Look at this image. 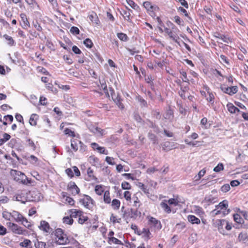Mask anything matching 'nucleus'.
<instances>
[{
  "instance_id": "473e14b6",
  "label": "nucleus",
  "mask_w": 248,
  "mask_h": 248,
  "mask_svg": "<svg viewBox=\"0 0 248 248\" xmlns=\"http://www.w3.org/2000/svg\"><path fill=\"white\" fill-rule=\"evenodd\" d=\"M34 247L35 248H46V244L45 242L36 240L34 243Z\"/></svg>"
},
{
  "instance_id": "a18cd8bd",
  "label": "nucleus",
  "mask_w": 248,
  "mask_h": 248,
  "mask_svg": "<svg viewBox=\"0 0 248 248\" xmlns=\"http://www.w3.org/2000/svg\"><path fill=\"white\" fill-rule=\"evenodd\" d=\"M117 37L123 41H126L127 40V36L125 33L121 32V33H118Z\"/></svg>"
},
{
  "instance_id": "412c9836",
  "label": "nucleus",
  "mask_w": 248,
  "mask_h": 248,
  "mask_svg": "<svg viewBox=\"0 0 248 248\" xmlns=\"http://www.w3.org/2000/svg\"><path fill=\"white\" fill-rule=\"evenodd\" d=\"M79 140L77 139H73L71 140V146L74 152H76L78 150V144H79Z\"/></svg>"
},
{
  "instance_id": "20e7f679",
  "label": "nucleus",
  "mask_w": 248,
  "mask_h": 248,
  "mask_svg": "<svg viewBox=\"0 0 248 248\" xmlns=\"http://www.w3.org/2000/svg\"><path fill=\"white\" fill-rule=\"evenodd\" d=\"M79 202L87 209H92L93 206V201L88 195H85L83 199L79 200Z\"/></svg>"
},
{
  "instance_id": "a19ab883",
  "label": "nucleus",
  "mask_w": 248,
  "mask_h": 248,
  "mask_svg": "<svg viewBox=\"0 0 248 248\" xmlns=\"http://www.w3.org/2000/svg\"><path fill=\"white\" fill-rule=\"evenodd\" d=\"M2 217L7 220H11L12 219V212L10 213L6 211H3Z\"/></svg>"
},
{
  "instance_id": "ea45409f",
  "label": "nucleus",
  "mask_w": 248,
  "mask_h": 248,
  "mask_svg": "<svg viewBox=\"0 0 248 248\" xmlns=\"http://www.w3.org/2000/svg\"><path fill=\"white\" fill-rule=\"evenodd\" d=\"M22 224L26 228L30 229L32 226L31 223L29 222L26 218L23 217V219L21 220Z\"/></svg>"
},
{
  "instance_id": "ddd939ff",
  "label": "nucleus",
  "mask_w": 248,
  "mask_h": 248,
  "mask_svg": "<svg viewBox=\"0 0 248 248\" xmlns=\"http://www.w3.org/2000/svg\"><path fill=\"white\" fill-rule=\"evenodd\" d=\"M208 205L214 204L217 202V198L212 195H207L205 197L204 201Z\"/></svg>"
},
{
  "instance_id": "8fccbe9b",
  "label": "nucleus",
  "mask_w": 248,
  "mask_h": 248,
  "mask_svg": "<svg viewBox=\"0 0 248 248\" xmlns=\"http://www.w3.org/2000/svg\"><path fill=\"white\" fill-rule=\"evenodd\" d=\"M31 244V241L29 239H25L20 243V246L23 247L28 248V246Z\"/></svg>"
},
{
  "instance_id": "9d476101",
  "label": "nucleus",
  "mask_w": 248,
  "mask_h": 248,
  "mask_svg": "<svg viewBox=\"0 0 248 248\" xmlns=\"http://www.w3.org/2000/svg\"><path fill=\"white\" fill-rule=\"evenodd\" d=\"M67 189L71 192L73 195H76L78 194L80 191L79 188L76 185L75 183L72 181L69 182L68 184Z\"/></svg>"
},
{
  "instance_id": "423d86ee",
  "label": "nucleus",
  "mask_w": 248,
  "mask_h": 248,
  "mask_svg": "<svg viewBox=\"0 0 248 248\" xmlns=\"http://www.w3.org/2000/svg\"><path fill=\"white\" fill-rule=\"evenodd\" d=\"M148 224L150 227H153L157 230H160L162 228L161 222L159 220L152 217H148Z\"/></svg>"
},
{
  "instance_id": "37998d69",
  "label": "nucleus",
  "mask_w": 248,
  "mask_h": 248,
  "mask_svg": "<svg viewBox=\"0 0 248 248\" xmlns=\"http://www.w3.org/2000/svg\"><path fill=\"white\" fill-rule=\"evenodd\" d=\"M124 196L126 201L130 202H132L131 194L129 191H125L124 193Z\"/></svg>"
},
{
  "instance_id": "58836bf2",
  "label": "nucleus",
  "mask_w": 248,
  "mask_h": 248,
  "mask_svg": "<svg viewBox=\"0 0 248 248\" xmlns=\"http://www.w3.org/2000/svg\"><path fill=\"white\" fill-rule=\"evenodd\" d=\"M233 219L234 221L239 224H241L243 221L242 218L241 217L240 215L238 214H234L233 216Z\"/></svg>"
},
{
  "instance_id": "13d9d810",
  "label": "nucleus",
  "mask_w": 248,
  "mask_h": 248,
  "mask_svg": "<svg viewBox=\"0 0 248 248\" xmlns=\"http://www.w3.org/2000/svg\"><path fill=\"white\" fill-rule=\"evenodd\" d=\"M9 199L5 196H1L0 197V204H4L8 202Z\"/></svg>"
},
{
  "instance_id": "5fc2aeb1",
  "label": "nucleus",
  "mask_w": 248,
  "mask_h": 248,
  "mask_svg": "<svg viewBox=\"0 0 248 248\" xmlns=\"http://www.w3.org/2000/svg\"><path fill=\"white\" fill-rule=\"evenodd\" d=\"M20 17L22 18V20L24 23L25 26L30 25L29 21H28L26 16L25 14H21Z\"/></svg>"
},
{
  "instance_id": "79ce46f5",
  "label": "nucleus",
  "mask_w": 248,
  "mask_h": 248,
  "mask_svg": "<svg viewBox=\"0 0 248 248\" xmlns=\"http://www.w3.org/2000/svg\"><path fill=\"white\" fill-rule=\"evenodd\" d=\"M63 222L65 224L71 225L73 223V219L71 217H64L63 218Z\"/></svg>"
},
{
  "instance_id": "5701e85b",
  "label": "nucleus",
  "mask_w": 248,
  "mask_h": 248,
  "mask_svg": "<svg viewBox=\"0 0 248 248\" xmlns=\"http://www.w3.org/2000/svg\"><path fill=\"white\" fill-rule=\"evenodd\" d=\"M173 111L170 108L167 110L166 114L164 115V118L166 119H168L170 121H171L173 119Z\"/></svg>"
},
{
  "instance_id": "a211bd4d",
  "label": "nucleus",
  "mask_w": 248,
  "mask_h": 248,
  "mask_svg": "<svg viewBox=\"0 0 248 248\" xmlns=\"http://www.w3.org/2000/svg\"><path fill=\"white\" fill-rule=\"evenodd\" d=\"M227 108L231 113H236L240 112V110L231 103H228L227 104Z\"/></svg>"
},
{
  "instance_id": "aec40b11",
  "label": "nucleus",
  "mask_w": 248,
  "mask_h": 248,
  "mask_svg": "<svg viewBox=\"0 0 248 248\" xmlns=\"http://www.w3.org/2000/svg\"><path fill=\"white\" fill-rule=\"evenodd\" d=\"M87 174L88 178L86 179V180L90 181L92 180H96L97 179L95 176L93 175V170L91 168H89L88 169Z\"/></svg>"
},
{
  "instance_id": "2eb2a0df",
  "label": "nucleus",
  "mask_w": 248,
  "mask_h": 248,
  "mask_svg": "<svg viewBox=\"0 0 248 248\" xmlns=\"http://www.w3.org/2000/svg\"><path fill=\"white\" fill-rule=\"evenodd\" d=\"M12 218L16 222H21L23 219L22 215L16 211L12 212Z\"/></svg>"
},
{
  "instance_id": "09e8293b",
  "label": "nucleus",
  "mask_w": 248,
  "mask_h": 248,
  "mask_svg": "<svg viewBox=\"0 0 248 248\" xmlns=\"http://www.w3.org/2000/svg\"><path fill=\"white\" fill-rule=\"evenodd\" d=\"M85 46L88 47V48H91L93 45V43L92 41V40L89 38L86 39L83 42Z\"/></svg>"
},
{
  "instance_id": "4468645a",
  "label": "nucleus",
  "mask_w": 248,
  "mask_h": 248,
  "mask_svg": "<svg viewBox=\"0 0 248 248\" xmlns=\"http://www.w3.org/2000/svg\"><path fill=\"white\" fill-rule=\"evenodd\" d=\"M137 234L139 235L143 234L146 240H148L151 238V233L148 229L143 228L141 232L138 231Z\"/></svg>"
},
{
  "instance_id": "f03ea898",
  "label": "nucleus",
  "mask_w": 248,
  "mask_h": 248,
  "mask_svg": "<svg viewBox=\"0 0 248 248\" xmlns=\"http://www.w3.org/2000/svg\"><path fill=\"white\" fill-rule=\"evenodd\" d=\"M51 237L59 245H65L69 242L67 235L61 228H58L53 232L51 233Z\"/></svg>"
},
{
  "instance_id": "3c124183",
  "label": "nucleus",
  "mask_w": 248,
  "mask_h": 248,
  "mask_svg": "<svg viewBox=\"0 0 248 248\" xmlns=\"http://www.w3.org/2000/svg\"><path fill=\"white\" fill-rule=\"evenodd\" d=\"M11 138V136L10 135L7 133H4L3 135V138L0 140V141H1L0 144L3 143L8 140Z\"/></svg>"
},
{
  "instance_id": "6ab92c4d",
  "label": "nucleus",
  "mask_w": 248,
  "mask_h": 248,
  "mask_svg": "<svg viewBox=\"0 0 248 248\" xmlns=\"http://www.w3.org/2000/svg\"><path fill=\"white\" fill-rule=\"evenodd\" d=\"M187 219L192 224H199L201 223L200 219L193 215H188L187 216Z\"/></svg>"
},
{
  "instance_id": "7ed1b4c3",
  "label": "nucleus",
  "mask_w": 248,
  "mask_h": 248,
  "mask_svg": "<svg viewBox=\"0 0 248 248\" xmlns=\"http://www.w3.org/2000/svg\"><path fill=\"white\" fill-rule=\"evenodd\" d=\"M214 224L218 232L223 235L226 234L225 230L230 231L232 228V224L224 219L216 220Z\"/></svg>"
},
{
  "instance_id": "a878e982",
  "label": "nucleus",
  "mask_w": 248,
  "mask_h": 248,
  "mask_svg": "<svg viewBox=\"0 0 248 248\" xmlns=\"http://www.w3.org/2000/svg\"><path fill=\"white\" fill-rule=\"evenodd\" d=\"M89 20L92 21L93 23L98 24L99 23V20L96 14L93 13L88 16Z\"/></svg>"
},
{
  "instance_id": "dca6fc26",
  "label": "nucleus",
  "mask_w": 248,
  "mask_h": 248,
  "mask_svg": "<svg viewBox=\"0 0 248 248\" xmlns=\"http://www.w3.org/2000/svg\"><path fill=\"white\" fill-rule=\"evenodd\" d=\"M137 185L140 189L143 191V192L148 197L150 198L152 195L150 193L149 189L147 188V186H145L143 183L140 182L138 183Z\"/></svg>"
},
{
  "instance_id": "1a4fd4ad",
  "label": "nucleus",
  "mask_w": 248,
  "mask_h": 248,
  "mask_svg": "<svg viewBox=\"0 0 248 248\" xmlns=\"http://www.w3.org/2000/svg\"><path fill=\"white\" fill-rule=\"evenodd\" d=\"M39 228L47 233H50L52 231V229L50 227L49 223L45 220H41L40 221Z\"/></svg>"
},
{
  "instance_id": "f8f14e48",
  "label": "nucleus",
  "mask_w": 248,
  "mask_h": 248,
  "mask_svg": "<svg viewBox=\"0 0 248 248\" xmlns=\"http://www.w3.org/2000/svg\"><path fill=\"white\" fill-rule=\"evenodd\" d=\"M144 8L149 12L153 13L155 11L158 10L157 6L152 5L149 1H145L143 3Z\"/></svg>"
},
{
  "instance_id": "e2e57ef3",
  "label": "nucleus",
  "mask_w": 248,
  "mask_h": 248,
  "mask_svg": "<svg viewBox=\"0 0 248 248\" xmlns=\"http://www.w3.org/2000/svg\"><path fill=\"white\" fill-rule=\"evenodd\" d=\"M230 189V186L229 184H225L221 187V190L223 192H227Z\"/></svg>"
},
{
  "instance_id": "bb28decb",
  "label": "nucleus",
  "mask_w": 248,
  "mask_h": 248,
  "mask_svg": "<svg viewBox=\"0 0 248 248\" xmlns=\"http://www.w3.org/2000/svg\"><path fill=\"white\" fill-rule=\"evenodd\" d=\"M148 137L151 141H152L153 144H158V139L157 137L154 134L149 132Z\"/></svg>"
},
{
  "instance_id": "603ef678",
  "label": "nucleus",
  "mask_w": 248,
  "mask_h": 248,
  "mask_svg": "<svg viewBox=\"0 0 248 248\" xmlns=\"http://www.w3.org/2000/svg\"><path fill=\"white\" fill-rule=\"evenodd\" d=\"M224 169L223 165L221 163H219L216 167L214 169V171L215 172H219L223 170Z\"/></svg>"
},
{
  "instance_id": "4be33fe9",
  "label": "nucleus",
  "mask_w": 248,
  "mask_h": 248,
  "mask_svg": "<svg viewBox=\"0 0 248 248\" xmlns=\"http://www.w3.org/2000/svg\"><path fill=\"white\" fill-rule=\"evenodd\" d=\"M165 32L175 42H177V36L173 33L172 31L167 28H165Z\"/></svg>"
},
{
  "instance_id": "69168bd1",
  "label": "nucleus",
  "mask_w": 248,
  "mask_h": 248,
  "mask_svg": "<svg viewBox=\"0 0 248 248\" xmlns=\"http://www.w3.org/2000/svg\"><path fill=\"white\" fill-rule=\"evenodd\" d=\"M79 144L80 145V152L83 153L86 151L87 146L85 145L81 141H79Z\"/></svg>"
},
{
  "instance_id": "c85d7f7f",
  "label": "nucleus",
  "mask_w": 248,
  "mask_h": 248,
  "mask_svg": "<svg viewBox=\"0 0 248 248\" xmlns=\"http://www.w3.org/2000/svg\"><path fill=\"white\" fill-rule=\"evenodd\" d=\"M3 37L7 41V42H8L7 44L9 46H12L15 45V44H16L14 40V39H13V38L12 37L8 35L7 34H4L3 35Z\"/></svg>"
},
{
  "instance_id": "6e6d98bb",
  "label": "nucleus",
  "mask_w": 248,
  "mask_h": 248,
  "mask_svg": "<svg viewBox=\"0 0 248 248\" xmlns=\"http://www.w3.org/2000/svg\"><path fill=\"white\" fill-rule=\"evenodd\" d=\"M105 161L109 165H113L115 164L114 158L112 157L107 156L105 158Z\"/></svg>"
},
{
  "instance_id": "bf43d9fd",
  "label": "nucleus",
  "mask_w": 248,
  "mask_h": 248,
  "mask_svg": "<svg viewBox=\"0 0 248 248\" xmlns=\"http://www.w3.org/2000/svg\"><path fill=\"white\" fill-rule=\"evenodd\" d=\"M28 143V145L31 147L33 150H35L36 148V146L34 142L30 139H28L26 140Z\"/></svg>"
},
{
  "instance_id": "864d4df0",
  "label": "nucleus",
  "mask_w": 248,
  "mask_h": 248,
  "mask_svg": "<svg viewBox=\"0 0 248 248\" xmlns=\"http://www.w3.org/2000/svg\"><path fill=\"white\" fill-rule=\"evenodd\" d=\"M121 186L123 189H130L131 188L130 184L127 182H123L121 184Z\"/></svg>"
},
{
  "instance_id": "6e6552de",
  "label": "nucleus",
  "mask_w": 248,
  "mask_h": 248,
  "mask_svg": "<svg viewBox=\"0 0 248 248\" xmlns=\"http://www.w3.org/2000/svg\"><path fill=\"white\" fill-rule=\"evenodd\" d=\"M15 173L16 175L20 177V178H16L15 177V179L17 181L20 180L21 182L24 184H28L31 183V180H29L24 173H22L20 171H16V170H13Z\"/></svg>"
},
{
  "instance_id": "2f4dec72",
  "label": "nucleus",
  "mask_w": 248,
  "mask_h": 248,
  "mask_svg": "<svg viewBox=\"0 0 248 248\" xmlns=\"http://www.w3.org/2000/svg\"><path fill=\"white\" fill-rule=\"evenodd\" d=\"M64 133L65 135H68L69 136L72 137H77L78 138H79L78 135H76L74 131L67 128L64 129Z\"/></svg>"
},
{
  "instance_id": "0eeeda50",
  "label": "nucleus",
  "mask_w": 248,
  "mask_h": 248,
  "mask_svg": "<svg viewBox=\"0 0 248 248\" xmlns=\"http://www.w3.org/2000/svg\"><path fill=\"white\" fill-rule=\"evenodd\" d=\"M220 89L224 93L232 95L236 93L238 91V88L237 86L228 87L226 85H222L220 86Z\"/></svg>"
},
{
  "instance_id": "cd10ccee",
  "label": "nucleus",
  "mask_w": 248,
  "mask_h": 248,
  "mask_svg": "<svg viewBox=\"0 0 248 248\" xmlns=\"http://www.w3.org/2000/svg\"><path fill=\"white\" fill-rule=\"evenodd\" d=\"M108 243L110 245L112 244H118V245H122L123 244V243H122V242L120 240H119L117 238L114 237H109L108 241Z\"/></svg>"
},
{
  "instance_id": "c9c22d12",
  "label": "nucleus",
  "mask_w": 248,
  "mask_h": 248,
  "mask_svg": "<svg viewBox=\"0 0 248 248\" xmlns=\"http://www.w3.org/2000/svg\"><path fill=\"white\" fill-rule=\"evenodd\" d=\"M88 218L87 216H84L83 213L81 211V215L79 216L78 222L80 224H83L86 221L88 220Z\"/></svg>"
},
{
  "instance_id": "393cba45",
  "label": "nucleus",
  "mask_w": 248,
  "mask_h": 248,
  "mask_svg": "<svg viewBox=\"0 0 248 248\" xmlns=\"http://www.w3.org/2000/svg\"><path fill=\"white\" fill-rule=\"evenodd\" d=\"M132 201L133 202V206L136 208H138L140 206V202L137 194L134 195L132 198Z\"/></svg>"
},
{
  "instance_id": "c756f323",
  "label": "nucleus",
  "mask_w": 248,
  "mask_h": 248,
  "mask_svg": "<svg viewBox=\"0 0 248 248\" xmlns=\"http://www.w3.org/2000/svg\"><path fill=\"white\" fill-rule=\"evenodd\" d=\"M219 61L222 64H226L227 65H230L229 60L224 55H221L220 56Z\"/></svg>"
},
{
  "instance_id": "c03bdc74",
  "label": "nucleus",
  "mask_w": 248,
  "mask_h": 248,
  "mask_svg": "<svg viewBox=\"0 0 248 248\" xmlns=\"http://www.w3.org/2000/svg\"><path fill=\"white\" fill-rule=\"evenodd\" d=\"M95 191L97 194L101 195L104 191L102 186L101 185H96L95 187Z\"/></svg>"
},
{
  "instance_id": "39448f33",
  "label": "nucleus",
  "mask_w": 248,
  "mask_h": 248,
  "mask_svg": "<svg viewBox=\"0 0 248 248\" xmlns=\"http://www.w3.org/2000/svg\"><path fill=\"white\" fill-rule=\"evenodd\" d=\"M8 227L14 233L16 234H23L26 232L21 227L14 223L9 222L8 223Z\"/></svg>"
},
{
  "instance_id": "4d7b16f0",
  "label": "nucleus",
  "mask_w": 248,
  "mask_h": 248,
  "mask_svg": "<svg viewBox=\"0 0 248 248\" xmlns=\"http://www.w3.org/2000/svg\"><path fill=\"white\" fill-rule=\"evenodd\" d=\"M70 32L74 34V35H77L79 33V30L78 28L77 27L73 26L71 27L70 30Z\"/></svg>"
},
{
  "instance_id": "9b49d317",
  "label": "nucleus",
  "mask_w": 248,
  "mask_h": 248,
  "mask_svg": "<svg viewBox=\"0 0 248 248\" xmlns=\"http://www.w3.org/2000/svg\"><path fill=\"white\" fill-rule=\"evenodd\" d=\"M89 129L91 132L93 133L97 136H102L104 134V130L92 124L89 125Z\"/></svg>"
},
{
  "instance_id": "72a5a7b5",
  "label": "nucleus",
  "mask_w": 248,
  "mask_h": 248,
  "mask_svg": "<svg viewBox=\"0 0 248 248\" xmlns=\"http://www.w3.org/2000/svg\"><path fill=\"white\" fill-rule=\"evenodd\" d=\"M111 206L114 209H118L120 206V202L117 199H114L111 202Z\"/></svg>"
},
{
  "instance_id": "680f3d73",
  "label": "nucleus",
  "mask_w": 248,
  "mask_h": 248,
  "mask_svg": "<svg viewBox=\"0 0 248 248\" xmlns=\"http://www.w3.org/2000/svg\"><path fill=\"white\" fill-rule=\"evenodd\" d=\"M97 151H98V152L102 154H108V151L107 150H106L105 148L104 147L100 146L99 148H98V150Z\"/></svg>"
},
{
  "instance_id": "f257e3e1",
  "label": "nucleus",
  "mask_w": 248,
  "mask_h": 248,
  "mask_svg": "<svg viewBox=\"0 0 248 248\" xmlns=\"http://www.w3.org/2000/svg\"><path fill=\"white\" fill-rule=\"evenodd\" d=\"M228 202L225 200L215 206V209L212 210L211 214L215 217L217 215H221V217H225L230 212V209L228 208Z\"/></svg>"
},
{
  "instance_id": "e433bc0d",
  "label": "nucleus",
  "mask_w": 248,
  "mask_h": 248,
  "mask_svg": "<svg viewBox=\"0 0 248 248\" xmlns=\"http://www.w3.org/2000/svg\"><path fill=\"white\" fill-rule=\"evenodd\" d=\"M100 87L102 89L104 93L107 96H109V93L107 90V86L106 82L102 80V82L100 81Z\"/></svg>"
},
{
  "instance_id": "49530a36",
  "label": "nucleus",
  "mask_w": 248,
  "mask_h": 248,
  "mask_svg": "<svg viewBox=\"0 0 248 248\" xmlns=\"http://www.w3.org/2000/svg\"><path fill=\"white\" fill-rule=\"evenodd\" d=\"M209 96L207 97L206 100L207 101L211 103V105H213L214 103L215 96L212 93L208 92Z\"/></svg>"
},
{
  "instance_id": "b1692460",
  "label": "nucleus",
  "mask_w": 248,
  "mask_h": 248,
  "mask_svg": "<svg viewBox=\"0 0 248 248\" xmlns=\"http://www.w3.org/2000/svg\"><path fill=\"white\" fill-rule=\"evenodd\" d=\"M238 239L239 241L248 244V235L245 233L241 232L238 235Z\"/></svg>"
},
{
  "instance_id": "774afa93",
  "label": "nucleus",
  "mask_w": 248,
  "mask_h": 248,
  "mask_svg": "<svg viewBox=\"0 0 248 248\" xmlns=\"http://www.w3.org/2000/svg\"><path fill=\"white\" fill-rule=\"evenodd\" d=\"M220 39L222 40L224 42L228 44L231 42L230 39L229 37L224 35L220 36Z\"/></svg>"
},
{
  "instance_id": "4c0bfd02",
  "label": "nucleus",
  "mask_w": 248,
  "mask_h": 248,
  "mask_svg": "<svg viewBox=\"0 0 248 248\" xmlns=\"http://www.w3.org/2000/svg\"><path fill=\"white\" fill-rule=\"evenodd\" d=\"M160 206L166 212H167L168 213H170L171 212L170 208L169 206V205L166 202H162L160 203Z\"/></svg>"
},
{
  "instance_id": "0e129e2a",
  "label": "nucleus",
  "mask_w": 248,
  "mask_h": 248,
  "mask_svg": "<svg viewBox=\"0 0 248 248\" xmlns=\"http://www.w3.org/2000/svg\"><path fill=\"white\" fill-rule=\"evenodd\" d=\"M180 73L182 76L181 78L183 81L184 82H188L189 80L187 78L186 73L185 71H181L180 72Z\"/></svg>"
},
{
  "instance_id": "f704fd0d",
  "label": "nucleus",
  "mask_w": 248,
  "mask_h": 248,
  "mask_svg": "<svg viewBox=\"0 0 248 248\" xmlns=\"http://www.w3.org/2000/svg\"><path fill=\"white\" fill-rule=\"evenodd\" d=\"M37 115L32 114L30 117L29 123L31 125L35 126L37 124L36 122Z\"/></svg>"
},
{
  "instance_id": "f3484780",
  "label": "nucleus",
  "mask_w": 248,
  "mask_h": 248,
  "mask_svg": "<svg viewBox=\"0 0 248 248\" xmlns=\"http://www.w3.org/2000/svg\"><path fill=\"white\" fill-rule=\"evenodd\" d=\"M81 211L76 209H72L69 210L70 216L72 218H78L80 215H81Z\"/></svg>"
},
{
  "instance_id": "338daca9",
  "label": "nucleus",
  "mask_w": 248,
  "mask_h": 248,
  "mask_svg": "<svg viewBox=\"0 0 248 248\" xmlns=\"http://www.w3.org/2000/svg\"><path fill=\"white\" fill-rule=\"evenodd\" d=\"M174 21L175 23L179 25H183L184 21L180 18V17L177 16H175Z\"/></svg>"
},
{
  "instance_id": "de8ad7c7",
  "label": "nucleus",
  "mask_w": 248,
  "mask_h": 248,
  "mask_svg": "<svg viewBox=\"0 0 248 248\" xmlns=\"http://www.w3.org/2000/svg\"><path fill=\"white\" fill-rule=\"evenodd\" d=\"M126 1L128 4L133 9L137 10L139 8V6L136 3H135L133 0H126Z\"/></svg>"
},
{
  "instance_id": "7c9ffc66",
  "label": "nucleus",
  "mask_w": 248,
  "mask_h": 248,
  "mask_svg": "<svg viewBox=\"0 0 248 248\" xmlns=\"http://www.w3.org/2000/svg\"><path fill=\"white\" fill-rule=\"evenodd\" d=\"M109 192L108 191H106L104 194V201L106 203H110L111 202V199L109 196Z\"/></svg>"
},
{
  "instance_id": "052dcab7",
  "label": "nucleus",
  "mask_w": 248,
  "mask_h": 248,
  "mask_svg": "<svg viewBox=\"0 0 248 248\" xmlns=\"http://www.w3.org/2000/svg\"><path fill=\"white\" fill-rule=\"evenodd\" d=\"M168 202L170 205H174L177 206L179 202L177 199H170L168 200Z\"/></svg>"
}]
</instances>
